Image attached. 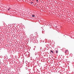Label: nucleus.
Here are the masks:
<instances>
[{
  "instance_id": "obj_2",
  "label": "nucleus",
  "mask_w": 74,
  "mask_h": 74,
  "mask_svg": "<svg viewBox=\"0 0 74 74\" xmlns=\"http://www.w3.org/2000/svg\"><path fill=\"white\" fill-rule=\"evenodd\" d=\"M51 52L52 53H53V51L52 50H51Z\"/></svg>"
},
{
  "instance_id": "obj_4",
  "label": "nucleus",
  "mask_w": 74,
  "mask_h": 74,
  "mask_svg": "<svg viewBox=\"0 0 74 74\" xmlns=\"http://www.w3.org/2000/svg\"><path fill=\"white\" fill-rule=\"evenodd\" d=\"M11 9V8H9L8 9V11H9Z\"/></svg>"
},
{
  "instance_id": "obj_3",
  "label": "nucleus",
  "mask_w": 74,
  "mask_h": 74,
  "mask_svg": "<svg viewBox=\"0 0 74 74\" xmlns=\"http://www.w3.org/2000/svg\"><path fill=\"white\" fill-rule=\"evenodd\" d=\"M32 17H35V16L34 15H32Z\"/></svg>"
},
{
  "instance_id": "obj_9",
  "label": "nucleus",
  "mask_w": 74,
  "mask_h": 74,
  "mask_svg": "<svg viewBox=\"0 0 74 74\" xmlns=\"http://www.w3.org/2000/svg\"><path fill=\"white\" fill-rule=\"evenodd\" d=\"M33 3V2H32L31 3Z\"/></svg>"
},
{
  "instance_id": "obj_7",
  "label": "nucleus",
  "mask_w": 74,
  "mask_h": 74,
  "mask_svg": "<svg viewBox=\"0 0 74 74\" xmlns=\"http://www.w3.org/2000/svg\"><path fill=\"white\" fill-rule=\"evenodd\" d=\"M25 69L26 70H27V67H25Z\"/></svg>"
},
{
  "instance_id": "obj_8",
  "label": "nucleus",
  "mask_w": 74,
  "mask_h": 74,
  "mask_svg": "<svg viewBox=\"0 0 74 74\" xmlns=\"http://www.w3.org/2000/svg\"><path fill=\"white\" fill-rule=\"evenodd\" d=\"M36 1L38 3V0H36Z\"/></svg>"
},
{
  "instance_id": "obj_10",
  "label": "nucleus",
  "mask_w": 74,
  "mask_h": 74,
  "mask_svg": "<svg viewBox=\"0 0 74 74\" xmlns=\"http://www.w3.org/2000/svg\"><path fill=\"white\" fill-rule=\"evenodd\" d=\"M33 1H34V0H32Z\"/></svg>"
},
{
  "instance_id": "obj_1",
  "label": "nucleus",
  "mask_w": 74,
  "mask_h": 74,
  "mask_svg": "<svg viewBox=\"0 0 74 74\" xmlns=\"http://www.w3.org/2000/svg\"><path fill=\"white\" fill-rule=\"evenodd\" d=\"M68 51V50H66V51H65V53H67V52Z\"/></svg>"
},
{
  "instance_id": "obj_5",
  "label": "nucleus",
  "mask_w": 74,
  "mask_h": 74,
  "mask_svg": "<svg viewBox=\"0 0 74 74\" xmlns=\"http://www.w3.org/2000/svg\"><path fill=\"white\" fill-rule=\"evenodd\" d=\"M31 38H32V39L33 40H34V37H32V38H31Z\"/></svg>"
},
{
  "instance_id": "obj_6",
  "label": "nucleus",
  "mask_w": 74,
  "mask_h": 74,
  "mask_svg": "<svg viewBox=\"0 0 74 74\" xmlns=\"http://www.w3.org/2000/svg\"><path fill=\"white\" fill-rule=\"evenodd\" d=\"M56 53H58V51H57V50L56 51Z\"/></svg>"
}]
</instances>
